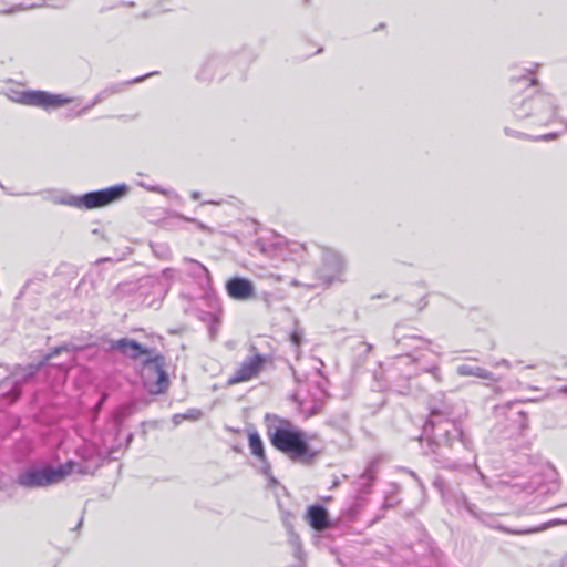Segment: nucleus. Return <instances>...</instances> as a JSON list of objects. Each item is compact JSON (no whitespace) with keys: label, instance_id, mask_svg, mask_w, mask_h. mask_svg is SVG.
Segmentation results:
<instances>
[{"label":"nucleus","instance_id":"obj_1","mask_svg":"<svg viewBox=\"0 0 567 567\" xmlns=\"http://www.w3.org/2000/svg\"><path fill=\"white\" fill-rule=\"evenodd\" d=\"M433 396L429 402L430 419L424 425V434L429 442L431 453L436 457L444 454L443 449L454 451V445H461L468 453L474 450L473 441L460 425L451 420L453 408L444 400V394Z\"/></svg>","mask_w":567,"mask_h":567},{"label":"nucleus","instance_id":"obj_2","mask_svg":"<svg viewBox=\"0 0 567 567\" xmlns=\"http://www.w3.org/2000/svg\"><path fill=\"white\" fill-rule=\"evenodd\" d=\"M265 427L271 445L290 461L310 464L318 456V452L309 444L308 433L291 420L267 413Z\"/></svg>","mask_w":567,"mask_h":567},{"label":"nucleus","instance_id":"obj_3","mask_svg":"<svg viewBox=\"0 0 567 567\" xmlns=\"http://www.w3.org/2000/svg\"><path fill=\"white\" fill-rule=\"evenodd\" d=\"M512 85L515 91H520L523 87L526 91L524 97H513L512 105L516 118L525 120L532 117L536 125H546L555 118L556 106L554 99L548 94L538 93V82L536 79L530 78L529 73L519 78H513Z\"/></svg>","mask_w":567,"mask_h":567},{"label":"nucleus","instance_id":"obj_4","mask_svg":"<svg viewBox=\"0 0 567 567\" xmlns=\"http://www.w3.org/2000/svg\"><path fill=\"white\" fill-rule=\"evenodd\" d=\"M394 338L396 344L402 351L398 355V364H410L415 365L414 374L421 372L431 373L436 381H441L442 377L437 367L435 358L439 353L434 352L431 348L432 342L420 336L403 334L401 336L399 328L394 330Z\"/></svg>","mask_w":567,"mask_h":567},{"label":"nucleus","instance_id":"obj_5","mask_svg":"<svg viewBox=\"0 0 567 567\" xmlns=\"http://www.w3.org/2000/svg\"><path fill=\"white\" fill-rule=\"evenodd\" d=\"M73 472L85 473L81 464L66 462L58 467L30 468L19 474L17 483L27 488L44 487L58 483Z\"/></svg>","mask_w":567,"mask_h":567},{"label":"nucleus","instance_id":"obj_6","mask_svg":"<svg viewBox=\"0 0 567 567\" xmlns=\"http://www.w3.org/2000/svg\"><path fill=\"white\" fill-rule=\"evenodd\" d=\"M125 184L114 185L104 189L89 192L81 196L65 195L56 199V203L84 209H94L110 205L127 194Z\"/></svg>","mask_w":567,"mask_h":567},{"label":"nucleus","instance_id":"obj_7","mask_svg":"<svg viewBox=\"0 0 567 567\" xmlns=\"http://www.w3.org/2000/svg\"><path fill=\"white\" fill-rule=\"evenodd\" d=\"M141 363L144 388L152 394L164 393L169 385L168 375L164 370L165 358L154 350L153 354L144 358Z\"/></svg>","mask_w":567,"mask_h":567},{"label":"nucleus","instance_id":"obj_8","mask_svg":"<svg viewBox=\"0 0 567 567\" xmlns=\"http://www.w3.org/2000/svg\"><path fill=\"white\" fill-rule=\"evenodd\" d=\"M12 102L28 106L41 107L45 111L61 107L73 101L63 94H53L45 91L9 89L6 93Z\"/></svg>","mask_w":567,"mask_h":567},{"label":"nucleus","instance_id":"obj_9","mask_svg":"<svg viewBox=\"0 0 567 567\" xmlns=\"http://www.w3.org/2000/svg\"><path fill=\"white\" fill-rule=\"evenodd\" d=\"M250 354L230 374L227 383L229 385L243 383L257 378L268 365L272 364V357L267 353L257 352L256 346L249 347Z\"/></svg>","mask_w":567,"mask_h":567},{"label":"nucleus","instance_id":"obj_10","mask_svg":"<svg viewBox=\"0 0 567 567\" xmlns=\"http://www.w3.org/2000/svg\"><path fill=\"white\" fill-rule=\"evenodd\" d=\"M344 267L343 257L334 250L327 249L322 254V264L317 270L318 280L326 285L343 281Z\"/></svg>","mask_w":567,"mask_h":567},{"label":"nucleus","instance_id":"obj_11","mask_svg":"<svg viewBox=\"0 0 567 567\" xmlns=\"http://www.w3.org/2000/svg\"><path fill=\"white\" fill-rule=\"evenodd\" d=\"M436 462L441 464L442 468L451 472H458L465 475L472 472H477L478 480L482 485L489 488V480L480 471L476 463V455H472L471 461L457 458L454 455H446L445 453L436 457Z\"/></svg>","mask_w":567,"mask_h":567},{"label":"nucleus","instance_id":"obj_12","mask_svg":"<svg viewBox=\"0 0 567 567\" xmlns=\"http://www.w3.org/2000/svg\"><path fill=\"white\" fill-rule=\"evenodd\" d=\"M433 487L440 493L444 503L462 505L471 515L477 516L476 506L468 501L465 493L462 491L454 492L441 475L435 476L433 480Z\"/></svg>","mask_w":567,"mask_h":567},{"label":"nucleus","instance_id":"obj_13","mask_svg":"<svg viewBox=\"0 0 567 567\" xmlns=\"http://www.w3.org/2000/svg\"><path fill=\"white\" fill-rule=\"evenodd\" d=\"M225 289L227 295L238 301H248L257 299V293L252 281L244 277H233L226 281Z\"/></svg>","mask_w":567,"mask_h":567},{"label":"nucleus","instance_id":"obj_14","mask_svg":"<svg viewBox=\"0 0 567 567\" xmlns=\"http://www.w3.org/2000/svg\"><path fill=\"white\" fill-rule=\"evenodd\" d=\"M110 349L118 351L124 357L132 359V360H138L141 361L148 357L150 354H153L154 349L146 348L138 343L137 341L128 338H122L118 340H112L110 342Z\"/></svg>","mask_w":567,"mask_h":567},{"label":"nucleus","instance_id":"obj_15","mask_svg":"<svg viewBox=\"0 0 567 567\" xmlns=\"http://www.w3.org/2000/svg\"><path fill=\"white\" fill-rule=\"evenodd\" d=\"M307 520L309 525L319 532L330 527L328 511L322 505H311L307 509Z\"/></svg>","mask_w":567,"mask_h":567},{"label":"nucleus","instance_id":"obj_16","mask_svg":"<svg viewBox=\"0 0 567 567\" xmlns=\"http://www.w3.org/2000/svg\"><path fill=\"white\" fill-rule=\"evenodd\" d=\"M249 447L251 453L261 462V470L265 474L270 471V464L266 460L264 443L258 432L254 431L248 434Z\"/></svg>","mask_w":567,"mask_h":567},{"label":"nucleus","instance_id":"obj_17","mask_svg":"<svg viewBox=\"0 0 567 567\" xmlns=\"http://www.w3.org/2000/svg\"><path fill=\"white\" fill-rule=\"evenodd\" d=\"M456 373L461 377H476L480 379L491 380V381H498L497 378L494 377V374L478 365H472L467 363L460 364L456 368Z\"/></svg>","mask_w":567,"mask_h":567},{"label":"nucleus","instance_id":"obj_18","mask_svg":"<svg viewBox=\"0 0 567 567\" xmlns=\"http://www.w3.org/2000/svg\"><path fill=\"white\" fill-rule=\"evenodd\" d=\"M120 91H121V85H113V86H110V87H106V89L102 90L101 92H99L94 96V99L89 104H86L81 110H79L74 114V116H81V115L85 114L91 109H93L95 105H97L99 103L103 102L109 96L118 93Z\"/></svg>","mask_w":567,"mask_h":567},{"label":"nucleus","instance_id":"obj_19","mask_svg":"<svg viewBox=\"0 0 567 567\" xmlns=\"http://www.w3.org/2000/svg\"><path fill=\"white\" fill-rule=\"evenodd\" d=\"M41 367L42 365H40V363H38V364H29L27 367L18 365V367L14 368V370L12 372V375H13V378H16L17 382H25L30 378L35 375V373L39 371V369Z\"/></svg>","mask_w":567,"mask_h":567},{"label":"nucleus","instance_id":"obj_20","mask_svg":"<svg viewBox=\"0 0 567 567\" xmlns=\"http://www.w3.org/2000/svg\"><path fill=\"white\" fill-rule=\"evenodd\" d=\"M375 478V463L371 462L364 472L359 477V493H368V488L372 485Z\"/></svg>","mask_w":567,"mask_h":567},{"label":"nucleus","instance_id":"obj_21","mask_svg":"<svg viewBox=\"0 0 567 567\" xmlns=\"http://www.w3.org/2000/svg\"><path fill=\"white\" fill-rule=\"evenodd\" d=\"M555 524H556V522H548V523H544L540 526L523 528V529H512V528H507V527H504L501 525L496 526L495 528L499 529L506 534H511V535H528V534L543 532V530L547 529L548 527L554 526Z\"/></svg>","mask_w":567,"mask_h":567},{"label":"nucleus","instance_id":"obj_22","mask_svg":"<svg viewBox=\"0 0 567 567\" xmlns=\"http://www.w3.org/2000/svg\"><path fill=\"white\" fill-rule=\"evenodd\" d=\"M183 261L189 265V271L194 277L209 279V271L203 264L188 257H185Z\"/></svg>","mask_w":567,"mask_h":567},{"label":"nucleus","instance_id":"obj_23","mask_svg":"<svg viewBox=\"0 0 567 567\" xmlns=\"http://www.w3.org/2000/svg\"><path fill=\"white\" fill-rule=\"evenodd\" d=\"M152 250H153V254L159 259L167 260L172 257V251L167 244H164V243L152 244Z\"/></svg>","mask_w":567,"mask_h":567},{"label":"nucleus","instance_id":"obj_24","mask_svg":"<svg viewBox=\"0 0 567 567\" xmlns=\"http://www.w3.org/2000/svg\"><path fill=\"white\" fill-rule=\"evenodd\" d=\"M43 3V0H39V2H30L29 0H24L23 2L12 7L10 10L6 11L7 13H14L17 11L21 10H30L33 8L41 7Z\"/></svg>","mask_w":567,"mask_h":567},{"label":"nucleus","instance_id":"obj_25","mask_svg":"<svg viewBox=\"0 0 567 567\" xmlns=\"http://www.w3.org/2000/svg\"><path fill=\"white\" fill-rule=\"evenodd\" d=\"M303 340V334L300 330L296 329L290 334V341L293 347V351L296 353V357L298 358L300 354V346Z\"/></svg>","mask_w":567,"mask_h":567},{"label":"nucleus","instance_id":"obj_26","mask_svg":"<svg viewBox=\"0 0 567 567\" xmlns=\"http://www.w3.org/2000/svg\"><path fill=\"white\" fill-rule=\"evenodd\" d=\"M515 422H517L519 425L520 432H524L528 429V420L527 414L524 411H519L515 414Z\"/></svg>","mask_w":567,"mask_h":567},{"label":"nucleus","instance_id":"obj_27","mask_svg":"<svg viewBox=\"0 0 567 567\" xmlns=\"http://www.w3.org/2000/svg\"><path fill=\"white\" fill-rule=\"evenodd\" d=\"M68 347L66 346H59V347H55L53 348L48 354H45L43 357V359L39 362L40 365H44L50 359H52L53 357L58 355L59 353H61L62 351L66 350Z\"/></svg>","mask_w":567,"mask_h":567},{"label":"nucleus","instance_id":"obj_28","mask_svg":"<svg viewBox=\"0 0 567 567\" xmlns=\"http://www.w3.org/2000/svg\"><path fill=\"white\" fill-rule=\"evenodd\" d=\"M203 413L198 409H189L185 413H182V419L197 421L202 417Z\"/></svg>","mask_w":567,"mask_h":567},{"label":"nucleus","instance_id":"obj_29","mask_svg":"<svg viewBox=\"0 0 567 567\" xmlns=\"http://www.w3.org/2000/svg\"><path fill=\"white\" fill-rule=\"evenodd\" d=\"M140 186L146 188L150 192H154V193H158V194H163V195L171 194V190H167V189H165V188H163L161 186H157V185L152 186V185H146L144 183H140Z\"/></svg>","mask_w":567,"mask_h":567},{"label":"nucleus","instance_id":"obj_30","mask_svg":"<svg viewBox=\"0 0 567 567\" xmlns=\"http://www.w3.org/2000/svg\"><path fill=\"white\" fill-rule=\"evenodd\" d=\"M291 285L295 286V287H298V286H305L307 288H315L318 286L317 282H312V284H301L299 280L297 279H292L291 280Z\"/></svg>","mask_w":567,"mask_h":567},{"label":"nucleus","instance_id":"obj_31","mask_svg":"<svg viewBox=\"0 0 567 567\" xmlns=\"http://www.w3.org/2000/svg\"><path fill=\"white\" fill-rule=\"evenodd\" d=\"M257 298H260L267 305H270V302H271V293L270 292L265 291L260 296H257Z\"/></svg>","mask_w":567,"mask_h":567},{"label":"nucleus","instance_id":"obj_32","mask_svg":"<svg viewBox=\"0 0 567 567\" xmlns=\"http://www.w3.org/2000/svg\"><path fill=\"white\" fill-rule=\"evenodd\" d=\"M410 475L417 482V485L424 489V485L422 483V481L420 480V477L412 471H409Z\"/></svg>","mask_w":567,"mask_h":567},{"label":"nucleus","instance_id":"obj_33","mask_svg":"<svg viewBox=\"0 0 567 567\" xmlns=\"http://www.w3.org/2000/svg\"><path fill=\"white\" fill-rule=\"evenodd\" d=\"M172 420L174 425H178L182 421H184V419H182V414H175Z\"/></svg>","mask_w":567,"mask_h":567},{"label":"nucleus","instance_id":"obj_34","mask_svg":"<svg viewBox=\"0 0 567 567\" xmlns=\"http://www.w3.org/2000/svg\"><path fill=\"white\" fill-rule=\"evenodd\" d=\"M494 365H495V367L503 365V367L509 368V367H511V363H509L506 359H503V360H501V361L496 362Z\"/></svg>","mask_w":567,"mask_h":567},{"label":"nucleus","instance_id":"obj_35","mask_svg":"<svg viewBox=\"0 0 567 567\" xmlns=\"http://www.w3.org/2000/svg\"><path fill=\"white\" fill-rule=\"evenodd\" d=\"M511 406V403H507L503 406H497L495 410L497 413H503L506 409H508Z\"/></svg>","mask_w":567,"mask_h":567},{"label":"nucleus","instance_id":"obj_36","mask_svg":"<svg viewBox=\"0 0 567 567\" xmlns=\"http://www.w3.org/2000/svg\"><path fill=\"white\" fill-rule=\"evenodd\" d=\"M556 136V134H545L543 136H540L539 138L540 140H544V141H548V140H551Z\"/></svg>","mask_w":567,"mask_h":567},{"label":"nucleus","instance_id":"obj_37","mask_svg":"<svg viewBox=\"0 0 567 567\" xmlns=\"http://www.w3.org/2000/svg\"><path fill=\"white\" fill-rule=\"evenodd\" d=\"M150 74L145 75V76H140V78H136L134 79L133 81H131V83H138V82H142L145 78H147Z\"/></svg>","mask_w":567,"mask_h":567},{"label":"nucleus","instance_id":"obj_38","mask_svg":"<svg viewBox=\"0 0 567 567\" xmlns=\"http://www.w3.org/2000/svg\"><path fill=\"white\" fill-rule=\"evenodd\" d=\"M192 197H193L194 199H198V198H199V193H198V192H194V193L192 194Z\"/></svg>","mask_w":567,"mask_h":567},{"label":"nucleus","instance_id":"obj_39","mask_svg":"<svg viewBox=\"0 0 567 567\" xmlns=\"http://www.w3.org/2000/svg\"><path fill=\"white\" fill-rule=\"evenodd\" d=\"M505 133H506L507 135H511V134H512V132H511L508 128H505Z\"/></svg>","mask_w":567,"mask_h":567},{"label":"nucleus","instance_id":"obj_40","mask_svg":"<svg viewBox=\"0 0 567 567\" xmlns=\"http://www.w3.org/2000/svg\"><path fill=\"white\" fill-rule=\"evenodd\" d=\"M563 567H567V558L564 560Z\"/></svg>","mask_w":567,"mask_h":567},{"label":"nucleus","instance_id":"obj_41","mask_svg":"<svg viewBox=\"0 0 567 567\" xmlns=\"http://www.w3.org/2000/svg\"><path fill=\"white\" fill-rule=\"evenodd\" d=\"M104 398H105V396H103V398L101 399V401H99V404H97L99 406L102 404V402H103Z\"/></svg>","mask_w":567,"mask_h":567},{"label":"nucleus","instance_id":"obj_42","mask_svg":"<svg viewBox=\"0 0 567 567\" xmlns=\"http://www.w3.org/2000/svg\"><path fill=\"white\" fill-rule=\"evenodd\" d=\"M561 391L567 393V386L563 388Z\"/></svg>","mask_w":567,"mask_h":567},{"label":"nucleus","instance_id":"obj_43","mask_svg":"<svg viewBox=\"0 0 567 567\" xmlns=\"http://www.w3.org/2000/svg\"><path fill=\"white\" fill-rule=\"evenodd\" d=\"M0 186L3 188V186L0 184Z\"/></svg>","mask_w":567,"mask_h":567}]
</instances>
